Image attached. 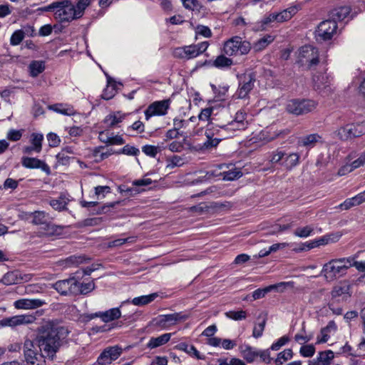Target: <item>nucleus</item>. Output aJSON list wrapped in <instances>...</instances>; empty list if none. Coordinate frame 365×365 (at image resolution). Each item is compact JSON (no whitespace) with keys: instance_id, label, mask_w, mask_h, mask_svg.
I'll return each instance as SVG.
<instances>
[{"instance_id":"obj_1","label":"nucleus","mask_w":365,"mask_h":365,"mask_svg":"<svg viewBox=\"0 0 365 365\" xmlns=\"http://www.w3.org/2000/svg\"><path fill=\"white\" fill-rule=\"evenodd\" d=\"M92 0H78L74 4L71 0H58L41 8V11L53 12L61 22H70L81 18Z\"/></svg>"},{"instance_id":"obj_2","label":"nucleus","mask_w":365,"mask_h":365,"mask_svg":"<svg viewBox=\"0 0 365 365\" xmlns=\"http://www.w3.org/2000/svg\"><path fill=\"white\" fill-rule=\"evenodd\" d=\"M68 334L63 327H48L36 338L43 356L53 359L56 352L62 345V339Z\"/></svg>"},{"instance_id":"obj_3","label":"nucleus","mask_w":365,"mask_h":365,"mask_svg":"<svg viewBox=\"0 0 365 365\" xmlns=\"http://www.w3.org/2000/svg\"><path fill=\"white\" fill-rule=\"evenodd\" d=\"M250 51V47H223L222 53L215 58L213 66L220 69L228 68L237 63Z\"/></svg>"},{"instance_id":"obj_4","label":"nucleus","mask_w":365,"mask_h":365,"mask_svg":"<svg viewBox=\"0 0 365 365\" xmlns=\"http://www.w3.org/2000/svg\"><path fill=\"white\" fill-rule=\"evenodd\" d=\"M351 264L348 257L332 259L323 266L322 274L327 281H334L345 275Z\"/></svg>"},{"instance_id":"obj_5","label":"nucleus","mask_w":365,"mask_h":365,"mask_svg":"<svg viewBox=\"0 0 365 365\" xmlns=\"http://www.w3.org/2000/svg\"><path fill=\"white\" fill-rule=\"evenodd\" d=\"M23 356L26 365H46V356L36 339H26L22 346Z\"/></svg>"},{"instance_id":"obj_6","label":"nucleus","mask_w":365,"mask_h":365,"mask_svg":"<svg viewBox=\"0 0 365 365\" xmlns=\"http://www.w3.org/2000/svg\"><path fill=\"white\" fill-rule=\"evenodd\" d=\"M299 155L297 153H286L277 149L273 151L269 156L272 163H280L287 170H292L299 163Z\"/></svg>"},{"instance_id":"obj_7","label":"nucleus","mask_w":365,"mask_h":365,"mask_svg":"<svg viewBox=\"0 0 365 365\" xmlns=\"http://www.w3.org/2000/svg\"><path fill=\"white\" fill-rule=\"evenodd\" d=\"M365 134V123L358 124H347L336 129L334 132L335 137L346 141Z\"/></svg>"},{"instance_id":"obj_8","label":"nucleus","mask_w":365,"mask_h":365,"mask_svg":"<svg viewBox=\"0 0 365 365\" xmlns=\"http://www.w3.org/2000/svg\"><path fill=\"white\" fill-rule=\"evenodd\" d=\"M317 103L314 101L309 99H292L287 102L286 110L288 113L295 115H304L314 110Z\"/></svg>"},{"instance_id":"obj_9","label":"nucleus","mask_w":365,"mask_h":365,"mask_svg":"<svg viewBox=\"0 0 365 365\" xmlns=\"http://www.w3.org/2000/svg\"><path fill=\"white\" fill-rule=\"evenodd\" d=\"M22 217L26 220H31V222L37 225H44L46 235H53L56 231L54 225L49 222V216L43 211H35L33 212H25Z\"/></svg>"},{"instance_id":"obj_10","label":"nucleus","mask_w":365,"mask_h":365,"mask_svg":"<svg viewBox=\"0 0 365 365\" xmlns=\"http://www.w3.org/2000/svg\"><path fill=\"white\" fill-rule=\"evenodd\" d=\"M337 28V24L329 19L322 21L315 31L317 40L319 42H322L331 39L336 34Z\"/></svg>"},{"instance_id":"obj_11","label":"nucleus","mask_w":365,"mask_h":365,"mask_svg":"<svg viewBox=\"0 0 365 365\" xmlns=\"http://www.w3.org/2000/svg\"><path fill=\"white\" fill-rule=\"evenodd\" d=\"M223 130H226L222 129L221 126L218 127L212 123H208L205 131L207 140L204 142L202 148L210 149L216 147L222 140L220 133Z\"/></svg>"},{"instance_id":"obj_12","label":"nucleus","mask_w":365,"mask_h":365,"mask_svg":"<svg viewBox=\"0 0 365 365\" xmlns=\"http://www.w3.org/2000/svg\"><path fill=\"white\" fill-rule=\"evenodd\" d=\"M51 287L64 296L76 295L78 292L77 279L75 277L57 281Z\"/></svg>"},{"instance_id":"obj_13","label":"nucleus","mask_w":365,"mask_h":365,"mask_svg":"<svg viewBox=\"0 0 365 365\" xmlns=\"http://www.w3.org/2000/svg\"><path fill=\"white\" fill-rule=\"evenodd\" d=\"M170 105L169 99L155 101L151 103L145 111V116L146 120L153 115H164L167 113L168 110Z\"/></svg>"},{"instance_id":"obj_14","label":"nucleus","mask_w":365,"mask_h":365,"mask_svg":"<svg viewBox=\"0 0 365 365\" xmlns=\"http://www.w3.org/2000/svg\"><path fill=\"white\" fill-rule=\"evenodd\" d=\"M122 349L118 346L105 349L98 357L97 362L100 365H108L116 360L122 354Z\"/></svg>"},{"instance_id":"obj_15","label":"nucleus","mask_w":365,"mask_h":365,"mask_svg":"<svg viewBox=\"0 0 365 365\" xmlns=\"http://www.w3.org/2000/svg\"><path fill=\"white\" fill-rule=\"evenodd\" d=\"M246 115V113L242 110L237 112L235 118L227 125H222L221 128L231 130L245 129L248 125Z\"/></svg>"},{"instance_id":"obj_16","label":"nucleus","mask_w":365,"mask_h":365,"mask_svg":"<svg viewBox=\"0 0 365 365\" xmlns=\"http://www.w3.org/2000/svg\"><path fill=\"white\" fill-rule=\"evenodd\" d=\"M34 317L29 315H16L11 317L4 318L0 320V328L4 327H16L21 324H31Z\"/></svg>"},{"instance_id":"obj_17","label":"nucleus","mask_w":365,"mask_h":365,"mask_svg":"<svg viewBox=\"0 0 365 365\" xmlns=\"http://www.w3.org/2000/svg\"><path fill=\"white\" fill-rule=\"evenodd\" d=\"M300 61L303 62L305 58L306 62L309 63V66H315L319 63L318 47H301L299 50Z\"/></svg>"},{"instance_id":"obj_18","label":"nucleus","mask_w":365,"mask_h":365,"mask_svg":"<svg viewBox=\"0 0 365 365\" xmlns=\"http://www.w3.org/2000/svg\"><path fill=\"white\" fill-rule=\"evenodd\" d=\"M43 135L41 133H33L30 136L31 145L25 146L23 152L25 154H31L32 153H39L42 150V142Z\"/></svg>"},{"instance_id":"obj_19","label":"nucleus","mask_w":365,"mask_h":365,"mask_svg":"<svg viewBox=\"0 0 365 365\" xmlns=\"http://www.w3.org/2000/svg\"><path fill=\"white\" fill-rule=\"evenodd\" d=\"M255 78L251 75H245L240 83L236 95L238 98H245L254 87Z\"/></svg>"},{"instance_id":"obj_20","label":"nucleus","mask_w":365,"mask_h":365,"mask_svg":"<svg viewBox=\"0 0 365 365\" xmlns=\"http://www.w3.org/2000/svg\"><path fill=\"white\" fill-rule=\"evenodd\" d=\"M21 163L22 165L26 168H40L47 174L51 173L50 168L46 163L35 158L23 157Z\"/></svg>"},{"instance_id":"obj_21","label":"nucleus","mask_w":365,"mask_h":365,"mask_svg":"<svg viewBox=\"0 0 365 365\" xmlns=\"http://www.w3.org/2000/svg\"><path fill=\"white\" fill-rule=\"evenodd\" d=\"M46 304L43 300L40 299H21L14 302V307L21 309H36Z\"/></svg>"},{"instance_id":"obj_22","label":"nucleus","mask_w":365,"mask_h":365,"mask_svg":"<svg viewBox=\"0 0 365 365\" xmlns=\"http://www.w3.org/2000/svg\"><path fill=\"white\" fill-rule=\"evenodd\" d=\"M290 284V282H282L275 284H272L266 287L263 289H257L252 292V297L255 300L264 297L268 292L272 290H281L284 289L287 286Z\"/></svg>"},{"instance_id":"obj_23","label":"nucleus","mask_w":365,"mask_h":365,"mask_svg":"<svg viewBox=\"0 0 365 365\" xmlns=\"http://www.w3.org/2000/svg\"><path fill=\"white\" fill-rule=\"evenodd\" d=\"M186 319L187 316L182 315L180 313L161 315L158 318L157 324L165 327L175 324L178 321H184Z\"/></svg>"},{"instance_id":"obj_24","label":"nucleus","mask_w":365,"mask_h":365,"mask_svg":"<svg viewBox=\"0 0 365 365\" xmlns=\"http://www.w3.org/2000/svg\"><path fill=\"white\" fill-rule=\"evenodd\" d=\"M351 8L348 6H340L334 8L329 13V19L331 21H341L345 19L350 14Z\"/></svg>"},{"instance_id":"obj_25","label":"nucleus","mask_w":365,"mask_h":365,"mask_svg":"<svg viewBox=\"0 0 365 365\" xmlns=\"http://www.w3.org/2000/svg\"><path fill=\"white\" fill-rule=\"evenodd\" d=\"M365 165V155L362 153L359 156V158L351 163H348L344 166H342L339 170V175H344L346 173H351L355 169H357L360 167H362Z\"/></svg>"},{"instance_id":"obj_26","label":"nucleus","mask_w":365,"mask_h":365,"mask_svg":"<svg viewBox=\"0 0 365 365\" xmlns=\"http://www.w3.org/2000/svg\"><path fill=\"white\" fill-rule=\"evenodd\" d=\"M337 327L334 321H330L328 324L321 329L320 334L317 337V344L326 343L331 334L335 333Z\"/></svg>"},{"instance_id":"obj_27","label":"nucleus","mask_w":365,"mask_h":365,"mask_svg":"<svg viewBox=\"0 0 365 365\" xmlns=\"http://www.w3.org/2000/svg\"><path fill=\"white\" fill-rule=\"evenodd\" d=\"M120 316L121 312L119 308H112L103 312H98L92 314L91 319L94 317H100L103 322H109L119 319Z\"/></svg>"},{"instance_id":"obj_28","label":"nucleus","mask_w":365,"mask_h":365,"mask_svg":"<svg viewBox=\"0 0 365 365\" xmlns=\"http://www.w3.org/2000/svg\"><path fill=\"white\" fill-rule=\"evenodd\" d=\"M126 115L125 113L120 111L110 113L105 118L104 123L110 128L115 127L125 119Z\"/></svg>"},{"instance_id":"obj_29","label":"nucleus","mask_w":365,"mask_h":365,"mask_svg":"<svg viewBox=\"0 0 365 365\" xmlns=\"http://www.w3.org/2000/svg\"><path fill=\"white\" fill-rule=\"evenodd\" d=\"M171 337L170 333L163 334L158 337H152L148 343V347L150 349H155L165 344L169 341Z\"/></svg>"},{"instance_id":"obj_30","label":"nucleus","mask_w":365,"mask_h":365,"mask_svg":"<svg viewBox=\"0 0 365 365\" xmlns=\"http://www.w3.org/2000/svg\"><path fill=\"white\" fill-rule=\"evenodd\" d=\"M331 296L334 298L341 297L342 299H346L349 296V285L341 284L334 287L331 291Z\"/></svg>"},{"instance_id":"obj_31","label":"nucleus","mask_w":365,"mask_h":365,"mask_svg":"<svg viewBox=\"0 0 365 365\" xmlns=\"http://www.w3.org/2000/svg\"><path fill=\"white\" fill-rule=\"evenodd\" d=\"M45 62L43 61H33L29 66L30 76L37 77L45 70Z\"/></svg>"},{"instance_id":"obj_32","label":"nucleus","mask_w":365,"mask_h":365,"mask_svg":"<svg viewBox=\"0 0 365 365\" xmlns=\"http://www.w3.org/2000/svg\"><path fill=\"white\" fill-rule=\"evenodd\" d=\"M106 75L107 76L108 85L103 92L102 98L105 100H110L113 98L116 93L115 85L112 78L106 73Z\"/></svg>"},{"instance_id":"obj_33","label":"nucleus","mask_w":365,"mask_h":365,"mask_svg":"<svg viewBox=\"0 0 365 365\" xmlns=\"http://www.w3.org/2000/svg\"><path fill=\"white\" fill-rule=\"evenodd\" d=\"M157 297V293H153L148 295H143L133 298L131 302L135 306H143L154 301Z\"/></svg>"},{"instance_id":"obj_34","label":"nucleus","mask_w":365,"mask_h":365,"mask_svg":"<svg viewBox=\"0 0 365 365\" xmlns=\"http://www.w3.org/2000/svg\"><path fill=\"white\" fill-rule=\"evenodd\" d=\"M0 283H3L5 285H11V284L20 283L19 272H7L0 279Z\"/></svg>"},{"instance_id":"obj_35","label":"nucleus","mask_w":365,"mask_h":365,"mask_svg":"<svg viewBox=\"0 0 365 365\" xmlns=\"http://www.w3.org/2000/svg\"><path fill=\"white\" fill-rule=\"evenodd\" d=\"M297 12L296 7H290L279 13H276L277 22H284L289 20Z\"/></svg>"},{"instance_id":"obj_36","label":"nucleus","mask_w":365,"mask_h":365,"mask_svg":"<svg viewBox=\"0 0 365 365\" xmlns=\"http://www.w3.org/2000/svg\"><path fill=\"white\" fill-rule=\"evenodd\" d=\"M83 262V257L81 256H71L63 260L59 261L58 264L63 268L76 266Z\"/></svg>"},{"instance_id":"obj_37","label":"nucleus","mask_w":365,"mask_h":365,"mask_svg":"<svg viewBox=\"0 0 365 365\" xmlns=\"http://www.w3.org/2000/svg\"><path fill=\"white\" fill-rule=\"evenodd\" d=\"M29 29L16 30L11 36V44L14 46L19 45L24 38L26 34H29Z\"/></svg>"},{"instance_id":"obj_38","label":"nucleus","mask_w":365,"mask_h":365,"mask_svg":"<svg viewBox=\"0 0 365 365\" xmlns=\"http://www.w3.org/2000/svg\"><path fill=\"white\" fill-rule=\"evenodd\" d=\"M322 140V137L317 134H310L301 139V143L305 147H313L315 144Z\"/></svg>"},{"instance_id":"obj_39","label":"nucleus","mask_w":365,"mask_h":365,"mask_svg":"<svg viewBox=\"0 0 365 365\" xmlns=\"http://www.w3.org/2000/svg\"><path fill=\"white\" fill-rule=\"evenodd\" d=\"M334 357V352L331 350H327L319 352L317 359L322 365H330Z\"/></svg>"},{"instance_id":"obj_40","label":"nucleus","mask_w":365,"mask_h":365,"mask_svg":"<svg viewBox=\"0 0 365 365\" xmlns=\"http://www.w3.org/2000/svg\"><path fill=\"white\" fill-rule=\"evenodd\" d=\"M313 82L317 89H322L328 86L329 78L326 74L316 75L313 77Z\"/></svg>"},{"instance_id":"obj_41","label":"nucleus","mask_w":365,"mask_h":365,"mask_svg":"<svg viewBox=\"0 0 365 365\" xmlns=\"http://www.w3.org/2000/svg\"><path fill=\"white\" fill-rule=\"evenodd\" d=\"M77 294H86L90 293L95 289V284L93 282H89L87 283H79L77 281Z\"/></svg>"},{"instance_id":"obj_42","label":"nucleus","mask_w":365,"mask_h":365,"mask_svg":"<svg viewBox=\"0 0 365 365\" xmlns=\"http://www.w3.org/2000/svg\"><path fill=\"white\" fill-rule=\"evenodd\" d=\"M241 353L248 362L253 361L258 356V353H257L254 349L250 346H245L244 347H242Z\"/></svg>"},{"instance_id":"obj_43","label":"nucleus","mask_w":365,"mask_h":365,"mask_svg":"<svg viewBox=\"0 0 365 365\" xmlns=\"http://www.w3.org/2000/svg\"><path fill=\"white\" fill-rule=\"evenodd\" d=\"M225 316L235 321L244 320L247 318V312L244 310H231L225 313Z\"/></svg>"},{"instance_id":"obj_44","label":"nucleus","mask_w":365,"mask_h":365,"mask_svg":"<svg viewBox=\"0 0 365 365\" xmlns=\"http://www.w3.org/2000/svg\"><path fill=\"white\" fill-rule=\"evenodd\" d=\"M292 350L291 349H287L278 354L274 362L277 365H282L284 361L292 359Z\"/></svg>"},{"instance_id":"obj_45","label":"nucleus","mask_w":365,"mask_h":365,"mask_svg":"<svg viewBox=\"0 0 365 365\" xmlns=\"http://www.w3.org/2000/svg\"><path fill=\"white\" fill-rule=\"evenodd\" d=\"M185 163V159L179 155H173L167 160V168L172 169L175 167H181Z\"/></svg>"},{"instance_id":"obj_46","label":"nucleus","mask_w":365,"mask_h":365,"mask_svg":"<svg viewBox=\"0 0 365 365\" xmlns=\"http://www.w3.org/2000/svg\"><path fill=\"white\" fill-rule=\"evenodd\" d=\"M313 231L314 228L310 225H307L297 228L294 232V235L298 237L306 238L312 235Z\"/></svg>"},{"instance_id":"obj_47","label":"nucleus","mask_w":365,"mask_h":365,"mask_svg":"<svg viewBox=\"0 0 365 365\" xmlns=\"http://www.w3.org/2000/svg\"><path fill=\"white\" fill-rule=\"evenodd\" d=\"M223 179L226 180H234L240 178L242 173L237 169L230 170L228 171H224L222 173Z\"/></svg>"},{"instance_id":"obj_48","label":"nucleus","mask_w":365,"mask_h":365,"mask_svg":"<svg viewBox=\"0 0 365 365\" xmlns=\"http://www.w3.org/2000/svg\"><path fill=\"white\" fill-rule=\"evenodd\" d=\"M50 108L53 110H54L58 113L63 114V115H70L73 113V110L71 107H69V106L65 107L62 104H55L53 106H51Z\"/></svg>"},{"instance_id":"obj_49","label":"nucleus","mask_w":365,"mask_h":365,"mask_svg":"<svg viewBox=\"0 0 365 365\" xmlns=\"http://www.w3.org/2000/svg\"><path fill=\"white\" fill-rule=\"evenodd\" d=\"M266 325V320L263 319L262 322L255 324L252 330V336L257 339L262 336L264 327Z\"/></svg>"},{"instance_id":"obj_50","label":"nucleus","mask_w":365,"mask_h":365,"mask_svg":"<svg viewBox=\"0 0 365 365\" xmlns=\"http://www.w3.org/2000/svg\"><path fill=\"white\" fill-rule=\"evenodd\" d=\"M315 346L313 344L302 346L299 349V354L304 357H312L315 353Z\"/></svg>"},{"instance_id":"obj_51","label":"nucleus","mask_w":365,"mask_h":365,"mask_svg":"<svg viewBox=\"0 0 365 365\" xmlns=\"http://www.w3.org/2000/svg\"><path fill=\"white\" fill-rule=\"evenodd\" d=\"M195 119V117L190 118L188 120H185L184 119H181L179 118H175L173 120V127L175 128V130L179 131V130H180L181 128H187L189 121H194Z\"/></svg>"},{"instance_id":"obj_52","label":"nucleus","mask_w":365,"mask_h":365,"mask_svg":"<svg viewBox=\"0 0 365 365\" xmlns=\"http://www.w3.org/2000/svg\"><path fill=\"white\" fill-rule=\"evenodd\" d=\"M50 205L56 210H63L66 209L67 202L64 199H53L50 201Z\"/></svg>"},{"instance_id":"obj_53","label":"nucleus","mask_w":365,"mask_h":365,"mask_svg":"<svg viewBox=\"0 0 365 365\" xmlns=\"http://www.w3.org/2000/svg\"><path fill=\"white\" fill-rule=\"evenodd\" d=\"M291 133V130L289 128H285V129H283V130H278V131H275L274 132V133L271 135H269L267 137H264V139L267 141V142H270L273 140H274L275 138H279V137H285L287 136V135H289V133Z\"/></svg>"},{"instance_id":"obj_54","label":"nucleus","mask_w":365,"mask_h":365,"mask_svg":"<svg viewBox=\"0 0 365 365\" xmlns=\"http://www.w3.org/2000/svg\"><path fill=\"white\" fill-rule=\"evenodd\" d=\"M207 47H196L195 48H185L186 59L197 57L200 53L204 52Z\"/></svg>"},{"instance_id":"obj_55","label":"nucleus","mask_w":365,"mask_h":365,"mask_svg":"<svg viewBox=\"0 0 365 365\" xmlns=\"http://www.w3.org/2000/svg\"><path fill=\"white\" fill-rule=\"evenodd\" d=\"M359 205V204L357 201V199H356V197L354 196L353 197L346 199L344 202L340 204L339 207L341 210H348L351 207L356 206Z\"/></svg>"},{"instance_id":"obj_56","label":"nucleus","mask_w":365,"mask_h":365,"mask_svg":"<svg viewBox=\"0 0 365 365\" xmlns=\"http://www.w3.org/2000/svg\"><path fill=\"white\" fill-rule=\"evenodd\" d=\"M110 192V187L109 186H97L95 187V195L98 199L104 197L106 194Z\"/></svg>"},{"instance_id":"obj_57","label":"nucleus","mask_w":365,"mask_h":365,"mask_svg":"<svg viewBox=\"0 0 365 365\" xmlns=\"http://www.w3.org/2000/svg\"><path fill=\"white\" fill-rule=\"evenodd\" d=\"M218 361V365H246L242 360L237 358H232L230 361L227 359H220Z\"/></svg>"},{"instance_id":"obj_58","label":"nucleus","mask_w":365,"mask_h":365,"mask_svg":"<svg viewBox=\"0 0 365 365\" xmlns=\"http://www.w3.org/2000/svg\"><path fill=\"white\" fill-rule=\"evenodd\" d=\"M142 150L145 155L152 158L155 157L157 153H158V147L150 145H146L143 146L142 148Z\"/></svg>"},{"instance_id":"obj_59","label":"nucleus","mask_w":365,"mask_h":365,"mask_svg":"<svg viewBox=\"0 0 365 365\" xmlns=\"http://www.w3.org/2000/svg\"><path fill=\"white\" fill-rule=\"evenodd\" d=\"M289 341V338L287 336H283L279 338L276 342L273 343L271 346V349L273 351H277L282 346L285 345L287 342Z\"/></svg>"},{"instance_id":"obj_60","label":"nucleus","mask_w":365,"mask_h":365,"mask_svg":"<svg viewBox=\"0 0 365 365\" xmlns=\"http://www.w3.org/2000/svg\"><path fill=\"white\" fill-rule=\"evenodd\" d=\"M213 109L212 108H206L201 110L200 113L198 115V118L201 121H208L210 119L211 115L212 113Z\"/></svg>"},{"instance_id":"obj_61","label":"nucleus","mask_w":365,"mask_h":365,"mask_svg":"<svg viewBox=\"0 0 365 365\" xmlns=\"http://www.w3.org/2000/svg\"><path fill=\"white\" fill-rule=\"evenodd\" d=\"M134 242V237H127L123 239H117L113 241H111L108 242V247H119L122 245H124L126 242Z\"/></svg>"},{"instance_id":"obj_62","label":"nucleus","mask_w":365,"mask_h":365,"mask_svg":"<svg viewBox=\"0 0 365 365\" xmlns=\"http://www.w3.org/2000/svg\"><path fill=\"white\" fill-rule=\"evenodd\" d=\"M121 153L127 155L135 156L137 155L140 153V151L135 147L127 145L123 148Z\"/></svg>"},{"instance_id":"obj_63","label":"nucleus","mask_w":365,"mask_h":365,"mask_svg":"<svg viewBox=\"0 0 365 365\" xmlns=\"http://www.w3.org/2000/svg\"><path fill=\"white\" fill-rule=\"evenodd\" d=\"M236 345L237 344L235 341L229 339H222L220 347L225 350H230L235 348Z\"/></svg>"},{"instance_id":"obj_64","label":"nucleus","mask_w":365,"mask_h":365,"mask_svg":"<svg viewBox=\"0 0 365 365\" xmlns=\"http://www.w3.org/2000/svg\"><path fill=\"white\" fill-rule=\"evenodd\" d=\"M348 259L351 261V267H354L359 272L365 271V261H355L352 257H348Z\"/></svg>"}]
</instances>
